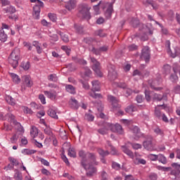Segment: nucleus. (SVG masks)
Instances as JSON below:
<instances>
[{
    "label": "nucleus",
    "mask_w": 180,
    "mask_h": 180,
    "mask_svg": "<svg viewBox=\"0 0 180 180\" xmlns=\"http://www.w3.org/2000/svg\"><path fill=\"white\" fill-rule=\"evenodd\" d=\"M49 81H52V82H57L58 81V77H57V75H50L48 77Z\"/></svg>",
    "instance_id": "nucleus-38"
},
{
    "label": "nucleus",
    "mask_w": 180,
    "mask_h": 180,
    "mask_svg": "<svg viewBox=\"0 0 180 180\" xmlns=\"http://www.w3.org/2000/svg\"><path fill=\"white\" fill-rule=\"evenodd\" d=\"M91 7L86 4H81L79 6V16L84 18V19H91Z\"/></svg>",
    "instance_id": "nucleus-3"
},
{
    "label": "nucleus",
    "mask_w": 180,
    "mask_h": 180,
    "mask_svg": "<svg viewBox=\"0 0 180 180\" xmlns=\"http://www.w3.org/2000/svg\"><path fill=\"white\" fill-rule=\"evenodd\" d=\"M158 160L159 162H162V164H167V158L163 155H158Z\"/></svg>",
    "instance_id": "nucleus-33"
},
{
    "label": "nucleus",
    "mask_w": 180,
    "mask_h": 180,
    "mask_svg": "<svg viewBox=\"0 0 180 180\" xmlns=\"http://www.w3.org/2000/svg\"><path fill=\"white\" fill-rule=\"evenodd\" d=\"M69 105L70 108H72V109H78L79 108V103H78V101L75 98H72L69 101Z\"/></svg>",
    "instance_id": "nucleus-19"
},
{
    "label": "nucleus",
    "mask_w": 180,
    "mask_h": 180,
    "mask_svg": "<svg viewBox=\"0 0 180 180\" xmlns=\"http://www.w3.org/2000/svg\"><path fill=\"white\" fill-rule=\"evenodd\" d=\"M20 57V50L16 48L15 49L11 54V57L8 58V63L12 65L13 68H16L19 64V58Z\"/></svg>",
    "instance_id": "nucleus-2"
},
{
    "label": "nucleus",
    "mask_w": 180,
    "mask_h": 180,
    "mask_svg": "<svg viewBox=\"0 0 180 180\" xmlns=\"http://www.w3.org/2000/svg\"><path fill=\"white\" fill-rule=\"evenodd\" d=\"M27 139H26V137H23L22 139H21V143L20 146H26L27 145Z\"/></svg>",
    "instance_id": "nucleus-64"
},
{
    "label": "nucleus",
    "mask_w": 180,
    "mask_h": 180,
    "mask_svg": "<svg viewBox=\"0 0 180 180\" xmlns=\"http://www.w3.org/2000/svg\"><path fill=\"white\" fill-rule=\"evenodd\" d=\"M41 25H42V26H45L46 27H49V26H51V23H50L49 22H47L46 19H43L41 20Z\"/></svg>",
    "instance_id": "nucleus-53"
},
{
    "label": "nucleus",
    "mask_w": 180,
    "mask_h": 180,
    "mask_svg": "<svg viewBox=\"0 0 180 180\" xmlns=\"http://www.w3.org/2000/svg\"><path fill=\"white\" fill-rule=\"evenodd\" d=\"M44 126H46V128L44 129V133L46 134V136H50L51 137H53V131H51V129L49 127H47V124L46 122H43Z\"/></svg>",
    "instance_id": "nucleus-27"
},
{
    "label": "nucleus",
    "mask_w": 180,
    "mask_h": 180,
    "mask_svg": "<svg viewBox=\"0 0 180 180\" xmlns=\"http://www.w3.org/2000/svg\"><path fill=\"white\" fill-rule=\"evenodd\" d=\"M136 110H137V108L134 105H129L125 109V112H127V113H129V115H131V113H133V112H136Z\"/></svg>",
    "instance_id": "nucleus-32"
},
{
    "label": "nucleus",
    "mask_w": 180,
    "mask_h": 180,
    "mask_svg": "<svg viewBox=\"0 0 180 180\" xmlns=\"http://www.w3.org/2000/svg\"><path fill=\"white\" fill-rule=\"evenodd\" d=\"M65 89L67 91V92H69V94H76V91H75V87H74V86L71 85V84H67L65 86Z\"/></svg>",
    "instance_id": "nucleus-24"
},
{
    "label": "nucleus",
    "mask_w": 180,
    "mask_h": 180,
    "mask_svg": "<svg viewBox=\"0 0 180 180\" xmlns=\"http://www.w3.org/2000/svg\"><path fill=\"white\" fill-rule=\"evenodd\" d=\"M162 99H165V95L162 96L161 94H158L155 93L153 94V101H162Z\"/></svg>",
    "instance_id": "nucleus-26"
},
{
    "label": "nucleus",
    "mask_w": 180,
    "mask_h": 180,
    "mask_svg": "<svg viewBox=\"0 0 180 180\" xmlns=\"http://www.w3.org/2000/svg\"><path fill=\"white\" fill-rule=\"evenodd\" d=\"M148 157L151 161H157L158 159V155L149 154Z\"/></svg>",
    "instance_id": "nucleus-51"
},
{
    "label": "nucleus",
    "mask_w": 180,
    "mask_h": 180,
    "mask_svg": "<svg viewBox=\"0 0 180 180\" xmlns=\"http://www.w3.org/2000/svg\"><path fill=\"white\" fill-rule=\"evenodd\" d=\"M30 1L32 3H36L38 4V5H35L33 7L32 15H33L34 18H35L37 20L40 19V12H41L40 6H43V5H44L43 2L40 1V0H30Z\"/></svg>",
    "instance_id": "nucleus-5"
},
{
    "label": "nucleus",
    "mask_w": 180,
    "mask_h": 180,
    "mask_svg": "<svg viewBox=\"0 0 180 180\" xmlns=\"http://www.w3.org/2000/svg\"><path fill=\"white\" fill-rule=\"evenodd\" d=\"M44 95H46L49 99L51 101H57V91L55 90L44 91Z\"/></svg>",
    "instance_id": "nucleus-14"
},
{
    "label": "nucleus",
    "mask_w": 180,
    "mask_h": 180,
    "mask_svg": "<svg viewBox=\"0 0 180 180\" xmlns=\"http://www.w3.org/2000/svg\"><path fill=\"white\" fill-rule=\"evenodd\" d=\"M92 74V71H91V69L89 68H84V75L86 77H91Z\"/></svg>",
    "instance_id": "nucleus-48"
},
{
    "label": "nucleus",
    "mask_w": 180,
    "mask_h": 180,
    "mask_svg": "<svg viewBox=\"0 0 180 180\" xmlns=\"http://www.w3.org/2000/svg\"><path fill=\"white\" fill-rule=\"evenodd\" d=\"M77 32H78L79 33L82 34L84 33V27L81 25H75V26Z\"/></svg>",
    "instance_id": "nucleus-59"
},
{
    "label": "nucleus",
    "mask_w": 180,
    "mask_h": 180,
    "mask_svg": "<svg viewBox=\"0 0 180 180\" xmlns=\"http://www.w3.org/2000/svg\"><path fill=\"white\" fill-rule=\"evenodd\" d=\"M24 113H27L28 115H33V110H32V109L29 108L27 106H23L22 108Z\"/></svg>",
    "instance_id": "nucleus-43"
},
{
    "label": "nucleus",
    "mask_w": 180,
    "mask_h": 180,
    "mask_svg": "<svg viewBox=\"0 0 180 180\" xmlns=\"http://www.w3.org/2000/svg\"><path fill=\"white\" fill-rule=\"evenodd\" d=\"M112 11H113V8H112V6H110L105 12V16L107 18H110V16H112Z\"/></svg>",
    "instance_id": "nucleus-46"
},
{
    "label": "nucleus",
    "mask_w": 180,
    "mask_h": 180,
    "mask_svg": "<svg viewBox=\"0 0 180 180\" xmlns=\"http://www.w3.org/2000/svg\"><path fill=\"white\" fill-rule=\"evenodd\" d=\"M131 146L134 150H139V148H141V144L139 143H131Z\"/></svg>",
    "instance_id": "nucleus-61"
},
{
    "label": "nucleus",
    "mask_w": 180,
    "mask_h": 180,
    "mask_svg": "<svg viewBox=\"0 0 180 180\" xmlns=\"http://www.w3.org/2000/svg\"><path fill=\"white\" fill-rule=\"evenodd\" d=\"M39 99H40L41 103H43V105H46V97H44V95L43 94H40L39 96Z\"/></svg>",
    "instance_id": "nucleus-62"
},
{
    "label": "nucleus",
    "mask_w": 180,
    "mask_h": 180,
    "mask_svg": "<svg viewBox=\"0 0 180 180\" xmlns=\"http://www.w3.org/2000/svg\"><path fill=\"white\" fill-rule=\"evenodd\" d=\"M79 157L82 158L81 165L86 169V171H89L86 173V175L88 176H91L93 174L96 173V168L92 166L91 165H89L88 163V161L86 160V154H85V152L84 150H80L79 152Z\"/></svg>",
    "instance_id": "nucleus-1"
},
{
    "label": "nucleus",
    "mask_w": 180,
    "mask_h": 180,
    "mask_svg": "<svg viewBox=\"0 0 180 180\" xmlns=\"http://www.w3.org/2000/svg\"><path fill=\"white\" fill-rule=\"evenodd\" d=\"M68 154L70 157H72L73 158H75V157H77V153L75 152V150H74V149L71 148H69Z\"/></svg>",
    "instance_id": "nucleus-44"
},
{
    "label": "nucleus",
    "mask_w": 180,
    "mask_h": 180,
    "mask_svg": "<svg viewBox=\"0 0 180 180\" xmlns=\"http://www.w3.org/2000/svg\"><path fill=\"white\" fill-rule=\"evenodd\" d=\"M76 5H77V1H75V0H70L66 4L65 8L68 11H72V9H74V8H75Z\"/></svg>",
    "instance_id": "nucleus-21"
},
{
    "label": "nucleus",
    "mask_w": 180,
    "mask_h": 180,
    "mask_svg": "<svg viewBox=\"0 0 180 180\" xmlns=\"http://www.w3.org/2000/svg\"><path fill=\"white\" fill-rule=\"evenodd\" d=\"M48 16L50 19V20H51L52 22H56L57 20V15L54 14V13H49Z\"/></svg>",
    "instance_id": "nucleus-47"
},
{
    "label": "nucleus",
    "mask_w": 180,
    "mask_h": 180,
    "mask_svg": "<svg viewBox=\"0 0 180 180\" xmlns=\"http://www.w3.org/2000/svg\"><path fill=\"white\" fill-rule=\"evenodd\" d=\"M151 93H150V91H145V97L146 99L148 102H150V101H151Z\"/></svg>",
    "instance_id": "nucleus-56"
},
{
    "label": "nucleus",
    "mask_w": 180,
    "mask_h": 180,
    "mask_svg": "<svg viewBox=\"0 0 180 180\" xmlns=\"http://www.w3.org/2000/svg\"><path fill=\"white\" fill-rule=\"evenodd\" d=\"M166 46H167V53L170 57L175 58L177 56L180 54V49L178 46H175L171 49V42L169 41H166Z\"/></svg>",
    "instance_id": "nucleus-7"
},
{
    "label": "nucleus",
    "mask_w": 180,
    "mask_h": 180,
    "mask_svg": "<svg viewBox=\"0 0 180 180\" xmlns=\"http://www.w3.org/2000/svg\"><path fill=\"white\" fill-rule=\"evenodd\" d=\"M6 40H8V35L5 33H0V41H1V43H5Z\"/></svg>",
    "instance_id": "nucleus-42"
},
{
    "label": "nucleus",
    "mask_w": 180,
    "mask_h": 180,
    "mask_svg": "<svg viewBox=\"0 0 180 180\" xmlns=\"http://www.w3.org/2000/svg\"><path fill=\"white\" fill-rule=\"evenodd\" d=\"M167 108V106H165V105H158L157 107H155V115L157 117H158V119H161V117L162 116V115L161 114V110H160L159 108Z\"/></svg>",
    "instance_id": "nucleus-22"
},
{
    "label": "nucleus",
    "mask_w": 180,
    "mask_h": 180,
    "mask_svg": "<svg viewBox=\"0 0 180 180\" xmlns=\"http://www.w3.org/2000/svg\"><path fill=\"white\" fill-rule=\"evenodd\" d=\"M89 51H91V53H94V54H96V56H100L101 53L100 48L95 49L94 46H90Z\"/></svg>",
    "instance_id": "nucleus-34"
},
{
    "label": "nucleus",
    "mask_w": 180,
    "mask_h": 180,
    "mask_svg": "<svg viewBox=\"0 0 180 180\" xmlns=\"http://www.w3.org/2000/svg\"><path fill=\"white\" fill-rule=\"evenodd\" d=\"M58 34L60 36L63 41L65 43H68L70 41V39H68V35L61 32V31L58 32Z\"/></svg>",
    "instance_id": "nucleus-30"
},
{
    "label": "nucleus",
    "mask_w": 180,
    "mask_h": 180,
    "mask_svg": "<svg viewBox=\"0 0 180 180\" xmlns=\"http://www.w3.org/2000/svg\"><path fill=\"white\" fill-rule=\"evenodd\" d=\"M18 139H19V136H18L17 134H15L10 139V141L12 144H16V143H18Z\"/></svg>",
    "instance_id": "nucleus-40"
},
{
    "label": "nucleus",
    "mask_w": 180,
    "mask_h": 180,
    "mask_svg": "<svg viewBox=\"0 0 180 180\" xmlns=\"http://www.w3.org/2000/svg\"><path fill=\"white\" fill-rule=\"evenodd\" d=\"M123 153H124V154H127V155H128V157H129L130 158H131L133 160V158H134V154L133 153V152L131 150H130V149H129V148L127 146H122L121 147Z\"/></svg>",
    "instance_id": "nucleus-16"
},
{
    "label": "nucleus",
    "mask_w": 180,
    "mask_h": 180,
    "mask_svg": "<svg viewBox=\"0 0 180 180\" xmlns=\"http://www.w3.org/2000/svg\"><path fill=\"white\" fill-rule=\"evenodd\" d=\"M91 61L93 63L92 70L98 75L102 77V72H101V63L95 59V58H91Z\"/></svg>",
    "instance_id": "nucleus-9"
},
{
    "label": "nucleus",
    "mask_w": 180,
    "mask_h": 180,
    "mask_svg": "<svg viewBox=\"0 0 180 180\" xmlns=\"http://www.w3.org/2000/svg\"><path fill=\"white\" fill-rule=\"evenodd\" d=\"M131 25L133 26V27H139V26H143V24H140V21L138 19L132 20Z\"/></svg>",
    "instance_id": "nucleus-36"
},
{
    "label": "nucleus",
    "mask_w": 180,
    "mask_h": 180,
    "mask_svg": "<svg viewBox=\"0 0 180 180\" xmlns=\"http://www.w3.org/2000/svg\"><path fill=\"white\" fill-rule=\"evenodd\" d=\"M139 36L141 40L142 41H146V40H148V37L147 36V34H143V35H136Z\"/></svg>",
    "instance_id": "nucleus-60"
},
{
    "label": "nucleus",
    "mask_w": 180,
    "mask_h": 180,
    "mask_svg": "<svg viewBox=\"0 0 180 180\" xmlns=\"http://www.w3.org/2000/svg\"><path fill=\"white\" fill-rule=\"evenodd\" d=\"M22 153L25 155H32V154H34L36 153V151H34L33 150H30V149H24Z\"/></svg>",
    "instance_id": "nucleus-45"
},
{
    "label": "nucleus",
    "mask_w": 180,
    "mask_h": 180,
    "mask_svg": "<svg viewBox=\"0 0 180 180\" xmlns=\"http://www.w3.org/2000/svg\"><path fill=\"white\" fill-rule=\"evenodd\" d=\"M112 168L118 171L119 169H120V164L116 162H113L112 164Z\"/></svg>",
    "instance_id": "nucleus-57"
},
{
    "label": "nucleus",
    "mask_w": 180,
    "mask_h": 180,
    "mask_svg": "<svg viewBox=\"0 0 180 180\" xmlns=\"http://www.w3.org/2000/svg\"><path fill=\"white\" fill-rule=\"evenodd\" d=\"M134 164H136V165H139V164H141L142 165H146V164H147V161H146V160L144 159H140V158H136L134 161Z\"/></svg>",
    "instance_id": "nucleus-35"
},
{
    "label": "nucleus",
    "mask_w": 180,
    "mask_h": 180,
    "mask_svg": "<svg viewBox=\"0 0 180 180\" xmlns=\"http://www.w3.org/2000/svg\"><path fill=\"white\" fill-rule=\"evenodd\" d=\"M150 57H151V54L150 53V47L144 46L141 51V60H144L146 63H148V61H150Z\"/></svg>",
    "instance_id": "nucleus-8"
},
{
    "label": "nucleus",
    "mask_w": 180,
    "mask_h": 180,
    "mask_svg": "<svg viewBox=\"0 0 180 180\" xmlns=\"http://www.w3.org/2000/svg\"><path fill=\"white\" fill-rule=\"evenodd\" d=\"M95 35L99 37H106V33L103 32V30H98L95 32Z\"/></svg>",
    "instance_id": "nucleus-39"
},
{
    "label": "nucleus",
    "mask_w": 180,
    "mask_h": 180,
    "mask_svg": "<svg viewBox=\"0 0 180 180\" xmlns=\"http://www.w3.org/2000/svg\"><path fill=\"white\" fill-rule=\"evenodd\" d=\"M30 136L32 139H36L39 136V129L34 125L31 126Z\"/></svg>",
    "instance_id": "nucleus-20"
},
{
    "label": "nucleus",
    "mask_w": 180,
    "mask_h": 180,
    "mask_svg": "<svg viewBox=\"0 0 180 180\" xmlns=\"http://www.w3.org/2000/svg\"><path fill=\"white\" fill-rule=\"evenodd\" d=\"M158 178V176L155 173H152L148 176L147 180H157Z\"/></svg>",
    "instance_id": "nucleus-49"
},
{
    "label": "nucleus",
    "mask_w": 180,
    "mask_h": 180,
    "mask_svg": "<svg viewBox=\"0 0 180 180\" xmlns=\"http://www.w3.org/2000/svg\"><path fill=\"white\" fill-rule=\"evenodd\" d=\"M5 100L9 103V105H11V106H14V105H16V101L11 96H6Z\"/></svg>",
    "instance_id": "nucleus-28"
},
{
    "label": "nucleus",
    "mask_w": 180,
    "mask_h": 180,
    "mask_svg": "<svg viewBox=\"0 0 180 180\" xmlns=\"http://www.w3.org/2000/svg\"><path fill=\"white\" fill-rule=\"evenodd\" d=\"M163 70L166 74H169L171 72V66L169 65H165L163 67Z\"/></svg>",
    "instance_id": "nucleus-50"
},
{
    "label": "nucleus",
    "mask_w": 180,
    "mask_h": 180,
    "mask_svg": "<svg viewBox=\"0 0 180 180\" xmlns=\"http://www.w3.org/2000/svg\"><path fill=\"white\" fill-rule=\"evenodd\" d=\"M8 117H10L11 122H12L13 124H14L18 131H20V133H25V129H23V127L22 124H20V122H18V121L15 120V116L13 115L8 114Z\"/></svg>",
    "instance_id": "nucleus-11"
},
{
    "label": "nucleus",
    "mask_w": 180,
    "mask_h": 180,
    "mask_svg": "<svg viewBox=\"0 0 180 180\" xmlns=\"http://www.w3.org/2000/svg\"><path fill=\"white\" fill-rule=\"evenodd\" d=\"M105 127H108L112 133H117V134H123L124 131H123V127L120 124H111L109 122L105 123Z\"/></svg>",
    "instance_id": "nucleus-6"
},
{
    "label": "nucleus",
    "mask_w": 180,
    "mask_h": 180,
    "mask_svg": "<svg viewBox=\"0 0 180 180\" xmlns=\"http://www.w3.org/2000/svg\"><path fill=\"white\" fill-rule=\"evenodd\" d=\"M10 77H11L13 82H15V84H19L20 82V78H19V76L15 73H11L9 72L8 73Z\"/></svg>",
    "instance_id": "nucleus-25"
},
{
    "label": "nucleus",
    "mask_w": 180,
    "mask_h": 180,
    "mask_svg": "<svg viewBox=\"0 0 180 180\" xmlns=\"http://www.w3.org/2000/svg\"><path fill=\"white\" fill-rule=\"evenodd\" d=\"M61 49L63 50V51H65L67 56H70V53H71V49H68V46H62Z\"/></svg>",
    "instance_id": "nucleus-55"
},
{
    "label": "nucleus",
    "mask_w": 180,
    "mask_h": 180,
    "mask_svg": "<svg viewBox=\"0 0 180 180\" xmlns=\"http://www.w3.org/2000/svg\"><path fill=\"white\" fill-rule=\"evenodd\" d=\"M23 84L24 85H22L21 86V91H25V86H27L28 88H30L33 85V82H32V78L29 75H25L22 77Z\"/></svg>",
    "instance_id": "nucleus-12"
},
{
    "label": "nucleus",
    "mask_w": 180,
    "mask_h": 180,
    "mask_svg": "<svg viewBox=\"0 0 180 180\" xmlns=\"http://www.w3.org/2000/svg\"><path fill=\"white\" fill-rule=\"evenodd\" d=\"M153 131L154 133H155L156 134H159L160 136L162 135V131H161V129H160V128L158 127L153 129Z\"/></svg>",
    "instance_id": "nucleus-63"
},
{
    "label": "nucleus",
    "mask_w": 180,
    "mask_h": 180,
    "mask_svg": "<svg viewBox=\"0 0 180 180\" xmlns=\"http://www.w3.org/2000/svg\"><path fill=\"white\" fill-rule=\"evenodd\" d=\"M92 84V89L91 93H89L90 96L96 99V98H101V94H96L95 92L101 91V83L98 80H94L91 82Z\"/></svg>",
    "instance_id": "nucleus-4"
},
{
    "label": "nucleus",
    "mask_w": 180,
    "mask_h": 180,
    "mask_svg": "<svg viewBox=\"0 0 180 180\" xmlns=\"http://www.w3.org/2000/svg\"><path fill=\"white\" fill-rule=\"evenodd\" d=\"M14 178L15 180H22L23 177L22 176V174L20 172H16L14 175Z\"/></svg>",
    "instance_id": "nucleus-58"
},
{
    "label": "nucleus",
    "mask_w": 180,
    "mask_h": 180,
    "mask_svg": "<svg viewBox=\"0 0 180 180\" xmlns=\"http://www.w3.org/2000/svg\"><path fill=\"white\" fill-rule=\"evenodd\" d=\"M101 4H102V1H99L97 5L93 7L95 15H99V13H101V10L99 8V5H101Z\"/></svg>",
    "instance_id": "nucleus-37"
},
{
    "label": "nucleus",
    "mask_w": 180,
    "mask_h": 180,
    "mask_svg": "<svg viewBox=\"0 0 180 180\" xmlns=\"http://www.w3.org/2000/svg\"><path fill=\"white\" fill-rule=\"evenodd\" d=\"M108 101L111 103L112 108L114 109H117V108H120V105H119V99H117L116 97L109 95L108 96Z\"/></svg>",
    "instance_id": "nucleus-13"
},
{
    "label": "nucleus",
    "mask_w": 180,
    "mask_h": 180,
    "mask_svg": "<svg viewBox=\"0 0 180 180\" xmlns=\"http://www.w3.org/2000/svg\"><path fill=\"white\" fill-rule=\"evenodd\" d=\"M143 146L146 150L148 151H153L154 150V145L151 141H146L143 142Z\"/></svg>",
    "instance_id": "nucleus-17"
},
{
    "label": "nucleus",
    "mask_w": 180,
    "mask_h": 180,
    "mask_svg": "<svg viewBox=\"0 0 180 180\" xmlns=\"http://www.w3.org/2000/svg\"><path fill=\"white\" fill-rule=\"evenodd\" d=\"M98 153L100 155H101V157H106V156L109 155V151H108V150L105 151V150H103V149H101V148H99L98 150Z\"/></svg>",
    "instance_id": "nucleus-41"
},
{
    "label": "nucleus",
    "mask_w": 180,
    "mask_h": 180,
    "mask_svg": "<svg viewBox=\"0 0 180 180\" xmlns=\"http://www.w3.org/2000/svg\"><path fill=\"white\" fill-rule=\"evenodd\" d=\"M85 119L88 120L89 122H94V119H95V117L92 115L91 114H86Z\"/></svg>",
    "instance_id": "nucleus-52"
},
{
    "label": "nucleus",
    "mask_w": 180,
    "mask_h": 180,
    "mask_svg": "<svg viewBox=\"0 0 180 180\" xmlns=\"http://www.w3.org/2000/svg\"><path fill=\"white\" fill-rule=\"evenodd\" d=\"M87 157L89 160H86L88 161L89 165H91V164H89V161H91L94 165H98V162H96V156L94 155V153H88Z\"/></svg>",
    "instance_id": "nucleus-18"
},
{
    "label": "nucleus",
    "mask_w": 180,
    "mask_h": 180,
    "mask_svg": "<svg viewBox=\"0 0 180 180\" xmlns=\"http://www.w3.org/2000/svg\"><path fill=\"white\" fill-rule=\"evenodd\" d=\"M4 11L6 13H11L12 15V13H15V12H16V8L13 6H9L4 8Z\"/></svg>",
    "instance_id": "nucleus-31"
},
{
    "label": "nucleus",
    "mask_w": 180,
    "mask_h": 180,
    "mask_svg": "<svg viewBox=\"0 0 180 180\" xmlns=\"http://www.w3.org/2000/svg\"><path fill=\"white\" fill-rule=\"evenodd\" d=\"M48 115L51 117H53V119H58V115H57V112H56V110L49 108L48 110Z\"/></svg>",
    "instance_id": "nucleus-29"
},
{
    "label": "nucleus",
    "mask_w": 180,
    "mask_h": 180,
    "mask_svg": "<svg viewBox=\"0 0 180 180\" xmlns=\"http://www.w3.org/2000/svg\"><path fill=\"white\" fill-rule=\"evenodd\" d=\"M105 123L106 122H104L103 124V128L98 129V133H99L100 134H102L103 136H104V134H108V131L110 130L109 127L105 126Z\"/></svg>",
    "instance_id": "nucleus-23"
},
{
    "label": "nucleus",
    "mask_w": 180,
    "mask_h": 180,
    "mask_svg": "<svg viewBox=\"0 0 180 180\" xmlns=\"http://www.w3.org/2000/svg\"><path fill=\"white\" fill-rule=\"evenodd\" d=\"M117 78V72H116L115 65H108V79L110 81H115Z\"/></svg>",
    "instance_id": "nucleus-10"
},
{
    "label": "nucleus",
    "mask_w": 180,
    "mask_h": 180,
    "mask_svg": "<svg viewBox=\"0 0 180 180\" xmlns=\"http://www.w3.org/2000/svg\"><path fill=\"white\" fill-rule=\"evenodd\" d=\"M132 133L134 135L135 140H139L141 137H143V134H141V132H140V129L138 127H133Z\"/></svg>",
    "instance_id": "nucleus-15"
},
{
    "label": "nucleus",
    "mask_w": 180,
    "mask_h": 180,
    "mask_svg": "<svg viewBox=\"0 0 180 180\" xmlns=\"http://www.w3.org/2000/svg\"><path fill=\"white\" fill-rule=\"evenodd\" d=\"M23 46L24 47H26L27 50H29L30 51H32V44H30V42L24 41Z\"/></svg>",
    "instance_id": "nucleus-54"
}]
</instances>
